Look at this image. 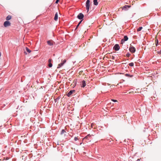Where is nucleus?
I'll return each instance as SVG.
<instances>
[{
  "label": "nucleus",
  "mask_w": 161,
  "mask_h": 161,
  "mask_svg": "<svg viewBox=\"0 0 161 161\" xmlns=\"http://www.w3.org/2000/svg\"><path fill=\"white\" fill-rule=\"evenodd\" d=\"M86 10H87V12H88L89 11L90 6V0H87L86 2Z\"/></svg>",
  "instance_id": "obj_1"
},
{
  "label": "nucleus",
  "mask_w": 161,
  "mask_h": 161,
  "mask_svg": "<svg viewBox=\"0 0 161 161\" xmlns=\"http://www.w3.org/2000/svg\"><path fill=\"white\" fill-rule=\"evenodd\" d=\"M129 50L131 53H134L136 51V49L132 45H130L129 47Z\"/></svg>",
  "instance_id": "obj_2"
},
{
  "label": "nucleus",
  "mask_w": 161,
  "mask_h": 161,
  "mask_svg": "<svg viewBox=\"0 0 161 161\" xmlns=\"http://www.w3.org/2000/svg\"><path fill=\"white\" fill-rule=\"evenodd\" d=\"M66 62V59H64L63 61H62L61 62L58 64L57 68V69L61 67Z\"/></svg>",
  "instance_id": "obj_3"
},
{
  "label": "nucleus",
  "mask_w": 161,
  "mask_h": 161,
  "mask_svg": "<svg viewBox=\"0 0 161 161\" xmlns=\"http://www.w3.org/2000/svg\"><path fill=\"white\" fill-rule=\"evenodd\" d=\"M120 47L119 44H116L113 47V49L116 51H117L119 50Z\"/></svg>",
  "instance_id": "obj_4"
},
{
  "label": "nucleus",
  "mask_w": 161,
  "mask_h": 161,
  "mask_svg": "<svg viewBox=\"0 0 161 161\" xmlns=\"http://www.w3.org/2000/svg\"><path fill=\"white\" fill-rule=\"evenodd\" d=\"M3 25L5 27L10 26L11 25V23L8 21H6L4 22Z\"/></svg>",
  "instance_id": "obj_5"
},
{
  "label": "nucleus",
  "mask_w": 161,
  "mask_h": 161,
  "mask_svg": "<svg viewBox=\"0 0 161 161\" xmlns=\"http://www.w3.org/2000/svg\"><path fill=\"white\" fill-rule=\"evenodd\" d=\"M84 17L83 14L82 13H80L77 16V18L80 20H83Z\"/></svg>",
  "instance_id": "obj_6"
},
{
  "label": "nucleus",
  "mask_w": 161,
  "mask_h": 161,
  "mask_svg": "<svg viewBox=\"0 0 161 161\" xmlns=\"http://www.w3.org/2000/svg\"><path fill=\"white\" fill-rule=\"evenodd\" d=\"M131 6L125 5L122 7V9L125 11L127 10L128 8L130 7Z\"/></svg>",
  "instance_id": "obj_7"
},
{
  "label": "nucleus",
  "mask_w": 161,
  "mask_h": 161,
  "mask_svg": "<svg viewBox=\"0 0 161 161\" xmlns=\"http://www.w3.org/2000/svg\"><path fill=\"white\" fill-rule=\"evenodd\" d=\"M91 136L90 134H88L84 138V140H87L90 141L91 140Z\"/></svg>",
  "instance_id": "obj_8"
},
{
  "label": "nucleus",
  "mask_w": 161,
  "mask_h": 161,
  "mask_svg": "<svg viewBox=\"0 0 161 161\" xmlns=\"http://www.w3.org/2000/svg\"><path fill=\"white\" fill-rule=\"evenodd\" d=\"M52 61V59H49L48 60V66L49 67H51L52 66V64L51 63V62Z\"/></svg>",
  "instance_id": "obj_9"
},
{
  "label": "nucleus",
  "mask_w": 161,
  "mask_h": 161,
  "mask_svg": "<svg viewBox=\"0 0 161 161\" xmlns=\"http://www.w3.org/2000/svg\"><path fill=\"white\" fill-rule=\"evenodd\" d=\"M77 83V80H74L73 83L71 84V87H72L73 88H74L75 86H76Z\"/></svg>",
  "instance_id": "obj_10"
},
{
  "label": "nucleus",
  "mask_w": 161,
  "mask_h": 161,
  "mask_svg": "<svg viewBox=\"0 0 161 161\" xmlns=\"http://www.w3.org/2000/svg\"><path fill=\"white\" fill-rule=\"evenodd\" d=\"M128 36H124V38L122 39L121 40V42H125V41H127L128 40Z\"/></svg>",
  "instance_id": "obj_11"
},
{
  "label": "nucleus",
  "mask_w": 161,
  "mask_h": 161,
  "mask_svg": "<svg viewBox=\"0 0 161 161\" xmlns=\"http://www.w3.org/2000/svg\"><path fill=\"white\" fill-rule=\"evenodd\" d=\"M86 86V81L84 80L82 81V84H81V87H84Z\"/></svg>",
  "instance_id": "obj_12"
},
{
  "label": "nucleus",
  "mask_w": 161,
  "mask_h": 161,
  "mask_svg": "<svg viewBox=\"0 0 161 161\" xmlns=\"http://www.w3.org/2000/svg\"><path fill=\"white\" fill-rule=\"evenodd\" d=\"M78 138L77 137L75 136L74 137V139H73V140L71 141V142L73 143H75L76 141H78Z\"/></svg>",
  "instance_id": "obj_13"
},
{
  "label": "nucleus",
  "mask_w": 161,
  "mask_h": 161,
  "mask_svg": "<svg viewBox=\"0 0 161 161\" xmlns=\"http://www.w3.org/2000/svg\"><path fill=\"white\" fill-rule=\"evenodd\" d=\"M47 43L48 45L49 46H52L53 45V43L52 41L50 40L48 41L47 42Z\"/></svg>",
  "instance_id": "obj_14"
},
{
  "label": "nucleus",
  "mask_w": 161,
  "mask_h": 161,
  "mask_svg": "<svg viewBox=\"0 0 161 161\" xmlns=\"http://www.w3.org/2000/svg\"><path fill=\"white\" fill-rule=\"evenodd\" d=\"M58 19V13L57 12L56 13V14L55 15V16L54 17V20L55 21H56Z\"/></svg>",
  "instance_id": "obj_15"
},
{
  "label": "nucleus",
  "mask_w": 161,
  "mask_h": 161,
  "mask_svg": "<svg viewBox=\"0 0 161 161\" xmlns=\"http://www.w3.org/2000/svg\"><path fill=\"white\" fill-rule=\"evenodd\" d=\"M97 0H93V4L97 6L98 4Z\"/></svg>",
  "instance_id": "obj_16"
},
{
  "label": "nucleus",
  "mask_w": 161,
  "mask_h": 161,
  "mask_svg": "<svg viewBox=\"0 0 161 161\" xmlns=\"http://www.w3.org/2000/svg\"><path fill=\"white\" fill-rule=\"evenodd\" d=\"M12 18V16H11V15H8L7 17H6V19L8 21V20H10Z\"/></svg>",
  "instance_id": "obj_17"
},
{
  "label": "nucleus",
  "mask_w": 161,
  "mask_h": 161,
  "mask_svg": "<svg viewBox=\"0 0 161 161\" xmlns=\"http://www.w3.org/2000/svg\"><path fill=\"white\" fill-rule=\"evenodd\" d=\"M60 97H58L57 98L54 99L55 102V103L58 102V100L60 99Z\"/></svg>",
  "instance_id": "obj_18"
},
{
  "label": "nucleus",
  "mask_w": 161,
  "mask_h": 161,
  "mask_svg": "<svg viewBox=\"0 0 161 161\" xmlns=\"http://www.w3.org/2000/svg\"><path fill=\"white\" fill-rule=\"evenodd\" d=\"M125 75L126 76L129 77H132L133 76V75H130L128 74H126Z\"/></svg>",
  "instance_id": "obj_19"
},
{
  "label": "nucleus",
  "mask_w": 161,
  "mask_h": 161,
  "mask_svg": "<svg viewBox=\"0 0 161 161\" xmlns=\"http://www.w3.org/2000/svg\"><path fill=\"white\" fill-rule=\"evenodd\" d=\"M26 51L30 53L31 52V51L27 47H26Z\"/></svg>",
  "instance_id": "obj_20"
},
{
  "label": "nucleus",
  "mask_w": 161,
  "mask_h": 161,
  "mask_svg": "<svg viewBox=\"0 0 161 161\" xmlns=\"http://www.w3.org/2000/svg\"><path fill=\"white\" fill-rule=\"evenodd\" d=\"M65 133H66V131L65 130H62L61 132V134L62 135L63 134H64Z\"/></svg>",
  "instance_id": "obj_21"
},
{
  "label": "nucleus",
  "mask_w": 161,
  "mask_h": 161,
  "mask_svg": "<svg viewBox=\"0 0 161 161\" xmlns=\"http://www.w3.org/2000/svg\"><path fill=\"white\" fill-rule=\"evenodd\" d=\"M142 29V26L140 27L139 28H138L137 29V31H140Z\"/></svg>",
  "instance_id": "obj_22"
},
{
  "label": "nucleus",
  "mask_w": 161,
  "mask_h": 161,
  "mask_svg": "<svg viewBox=\"0 0 161 161\" xmlns=\"http://www.w3.org/2000/svg\"><path fill=\"white\" fill-rule=\"evenodd\" d=\"M134 63L133 62L130 63L129 64V65L130 66H134Z\"/></svg>",
  "instance_id": "obj_23"
},
{
  "label": "nucleus",
  "mask_w": 161,
  "mask_h": 161,
  "mask_svg": "<svg viewBox=\"0 0 161 161\" xmlns=\"http://www.w3.org/2000/svg\"><path fill=\"white\" fill-rule=\"evenodd\" d=\"M130 55V54L129 52H128L126 55V56L127 57H129Z\"/></svg>",
  "instance_id": "obj_24"
},
{
  "label": "nucleus",
  "mask_w": 161,
  "mask_h": 161,
  "mask_svg": "<svg viewBox=\"0 0 161 161\" xmlns=\"http://www.w3.org/2000/svg\"><path fill=\"white\" fill-rule=\"evenodd\" d=\"M67 96L68 97H69L70 96V91L67 94Z\"/></svg>",
  "instance_id": "obj_25"
},
{
  "label": "nucleus",
  "mask_w": 161,
  "mask_h": 161,
  "mask_svg": "<svg viewBox=\"0 0 161 161\" xmlns=\"http://www.w3.org/2000/svg\"><path fill=\"white\" fill-rule=\"evenodd\" d=\"M158 43V39L156 40V45L157 46Z\"/></svg>",
  "instance_id": "obj_26"
},
{
  "label": "nucleus",
  "mask_w": 161,
  "mask_h": 161,
  "mask_svg": "<svg viewBox=\"0 0 161 161\" xmlns=\"http://www.w3.org/2000/svg\"><path fill=\"white\" fill-rule=\"evenodd\" d=\"M74 135H72L71 136V141L73 140V139H74V137H75Z\"/></svg>",
  "instance_id": "obj_27"
},
{
  "label": "nucleus",
  "mask_w": 161,
  "mask_h": 161,
  "mask_svg": "<svg viewBox=\"0 0 161 161\" xmlns=\"http://www.w3.org/2000/svg\"><path fill=\"white\" fill-rule=\"evenodd\" d=\"M70 103L69 102V103H68L69 104H68V106H69L68 107V109L69 111V109H70V107H69V105H70L69 104Z\"/></svg>",
  "instance_id": "obj_28"
},
{
  "label": "nucleus",
  "mask_w": 161,
  "mask_h": 161,
  "mask_svg": "<svg viewBox=\"0 0 161 161\" xmlns=\"http://www.w3.org/2000/svg\"><path fill=\"white\" fill-rule=\"evenodd\" d=\"M75 92V90H71V95H72Z\"/></svg>",
  "instance_id": "obj_29"
},
{
  "label": "nucleus",
  "mask_w": 161,
  "mask_h": 161,
  "mask_svg": "<svg viewBox=\"0 0 161 161\" xmlns=\"http://www.w3.org/2000/svg\"><path fill=\"white\" fill-rule=\"evenodd\" d=\"M112 100L114 102H116L117 101V100L115 99H112Z\"/></svg>",
  "instance_id": "obj_30"
},
{
  "label": "nucleus",
  "mask_w": 161,
  "mask_h": 161,
  "mask_svg": "<svg viewBox=\"0 0 161 161\" xmlns=\"http://www.w3.org/2000/svg\"><path fill=\"white\" fill-rule=\"evenodd\" d=\"M82 20H80V21L79 22V23H78V24H79V25H80V23H81V22H82Z\"/></svg>",
  "instance_id": "obj_31"
},
{
  "label": "nucleus",
  "mask_w": 161,
  "mask_h": 161,
  "mask_svg": "<svg viewBox=\"0 0 161 161\" xmlns=\"http://www.w3.org/2000/svg\"><path fill=\"white\" fill-rule=\"evenodd\" d=\"M59 1V0H56V2H55V3H57Z\"/></svg>",
  "instance_id": "obj_32"
},
{
  "label": "nucleus",
  "mask_w": 161,
  "mask_h": 161,
  "mask_svg": "<svg viewBox=\"0 0 161 161\" xmlns=\"http://www.w3.org/2000/svg\"><path fill=\"white\" fill-rule=\"evenodd\" d=\"M79 24H78L76 26V28H75V30H76V29L78 28V26H79Z\"/></svg>",
  "instance_id": "obj_33"
},
{
  "label": "nucleus",
  "mask_w": 161,
  "mask_h": 161,
  "mask_svg": "<svg viewBox=\"0 0 161 161\" xmlns=\"http://www.w3.org/2000/svg\"><path fill=\"white\" fill-rule=\"evenodd\" d=\"M158 54H161V51L160 52H158Z\"/></svg>",
  "instance_id": "obj_34"
},
{
  "label": "nucleus",
  "mask_w": 161,
  "mask_h": 161,
  "mask_svg": "<svg viewBox=\"0 0 161 161\" xmlns=\"http://www.w3.org/2000/svg\"><path fill=\"white\" fill-rule=\"evenodd\" d=\"M114 57L113 56L112 57V59H114Z\"/></svg>",
  "instance_id": "obj_35"
},
{
  "label": "nucleus",
  "mask_w": 161,
  "mask_h": 161,
  "mask_svg": "<svg viewBox=\"0 0 161 161\" xmlns=\"http://www.w3.org/2000/svg\"><path fill=\"white\" fill-rule=\"evenodd\" d=\"M73 96V95H72V96H71V99L72 98H73V97H72V96Z\"/></svg>",
  "instance_id": "obj_36"
},
{
  "label": "nucleus",
  "mask_w": 161,
  "mask_h": 161,
  "mask_svg": "<svg viewBox=\"0 0 161 161\" xmlns=\"http://www.w3.org/2000/svg\"><path fill=\"white\" fill-rule=\"evenodd\" d=\"M1 67H2V66H0V69L1 68Z\"/></svg>",
  "instance_id": "obj_37"
}]
</instances>
